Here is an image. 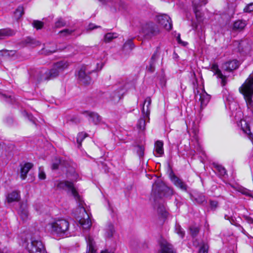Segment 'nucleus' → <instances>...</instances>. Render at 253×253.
<instances>
[{
    "label": "nucleus",
    "mask_w": 253,
    "mask_h": 253,
    "mask_svg": "<svg viewBox=\"0 0 253 253\" xmlns=\"http://www.w3.org/2000/svg\"><path fill=\"white\" fill-rule=\"evenodd\" d=\"M68 66V64L65 61H60L54 64L51 70L42 69L38 73L37 80L39 81L48 80L57 77Z\"/></svg>",
    "instance_id": "1"
},
{
    "label": "nucleus",
    "mask_w": 253,
    "mask_h": 253,
    "mask_svg": "<svg viewBox=\"0 0 253 253\" xmlns=\"http://www.w3.org/2000/svg\"><path fill=\"white\" fill-rule=\"evenodd\" d=\"M172 190L168 187L163 182H156L152 185V195L155 197L154 201L157 198L163 196H167L172 194Z\"/></svg>",
    "instance_id": "2"
},
{
    "label": "nucleus",
    "mask_w": 253,
    "mask_h": 253,
    "mask_svg": "<svg viewBox=\"0 0 253 253\" xmlns=\"http://www.w3.org/2000/svg\"><path fill=\"white\" fill-rule=\"evenodd\" d=\"M49 226L51 233L61 234L69 229V223L65 219H58L49 223Z\"/></svg>",
    "instance_id": "3"
},
{
    "label": "nucleus",
    "mask_w": 253,
    "mask_h": 253,
    "mask_svg": "<svg viewBox=\"0 0 253 253\" xmlns=\"http://www.w3.org/2000/svg\"><path fill=\"white\" fill-rule=\"evenodd\" d=\"M95 69H90L88 65H84L80 69L78 79L79 81L84 84H89L91 82V79L89 75L95 71Z\"/></svg>",
    "instance_id": "4"
},
{
    "label": "nucleus",
    "mask_w": 253,
    "mask_h": 253,
    "mask_svg": "<svg viewBox=\"0 0 253 253\" xmlns=\"http://www.w3.org/2000/svg\"><path fill=\"white\" fill-rule=\"evenodd\" d=\"M57 187L60 189L68 190L78 202L82 200L81 197L72 182L68 181H61L57 183Z\"/></svg>",
    "instance_id": "5"
},
{
    "label": "nucleus",
    "mask_w": 253,
    "mask_h": 253,
    "mask_svg": "<svg viewBox=\"0 0 253 253\" xmlns=\"http://www.w3.org/2000/svg\"><path fill=\"white\" fill-rule=\"evenodd\" d=\"M26 248L29 253H44L45 251L42 242L33 239L27 243Z\"/></svg>",
    "instance_id": "6"
},
{
    "label": "nucleus",
    "mask_w": 253,
    "mask_h": 253,
    "mask_svg": "<svg viewBox=\"0 0 253 253\" xmlns=\"http://www.w3.org/2000/svg\"><path fill=\"white\" fill-rule=\"evenodd\" d=\"M79 205V209L81 212H82L84 215V217L80 218L79 220V222L80 224L83 227V228L85 229H89L91 225V220L89 218L88 215L86 212V211L84 207V202L82 200L78 202Z\"/></svg>",
    "instance_id": "7"
},
{
    "label": "nucleus",
    "mask_w": 253,
    "mask_h": 253,
    "mask_svg": "<svg viewBox=\"0 0 253 253\" xmlns=\"http://www.w3.org/2000/svg\"><path fill=\"white\" fill-rule=\"evenodd\" d=\"M142 31L146 36L150 38L155 36L160 33L158 26L152 22L146 23L143 26Z\"/></svg>",
    "instance_id": "8"
},
{
    "label": "nucleus",
    "mask_w": 253,
    "mask_h": 253,
    "mask_svg": "<svg viewBox=\"0 0 253 253\" xmlns=\"http://www.w3.org/2000/svg\"><path fill=\"white\" fill-rule=\"evenodd\" d=\"M157 21L166 30L171 29L172 24L170 18L167 14H163L157 15Z\"/></svg>",
    "instance_id": "9"
},
{
    "label": "nucleus",
    "mask_w": 253,
    "mask_h": 253,
    "mask_svg": "<svg viewBox=\"0 0 253 253\" xmlns=\"http://www.w3.org/2000/svg\"><path fill=\"white\" fill-rule=\"evenodd\" d=\"M239 65L240 63L237 60H230L222 64V69L226 72H231L238 69Z\"/></svg>",
    "instance_id": "10"
},
{
    "label": "nucleus",
    "mask_w": 253,
    "mask_h": 253,
    "mask_svg": "<svg viewBox=\"0 0 253 253\" xmlns=\"http://www.w3.org/2000/svg\"><path fill=\"white\" fill-rule=\"evenodd\" d=\"M169 177L171 181L176 186L179 187L183 191L187 190V185L182 181V179L176 176L172 171H171L169 173Z\"/></svg>",
    "instance_id": "11"
},
{
    "label": "nucleus",
    "mask_w": 253,
    "mask_h": 253,
    "mask_svg": "<svg viewBox=\"0 0 253 253\" xmlns=\"http://www.w3.org/2000/svg\"><path fill=\"white\" fill-rule=\"evenodd\" d=\"M159 54H160V47L158 46V47H157L155 52L153 53V54L152 55V56L151 58L150 63H149V65L147 66V67H146L147 70L149 72L152 73L154 71L155 64V62H156L157 59L159 57Z\"/></svg>",
    "instance_id": "12"
},
{
    "label": "nucleus",
    "mask_w": 253,
    "mask_h": 253,
    "mask_svg": "<svg viewBox=\"0 0 253 253\" xmlns=\"http://www.w3.org/2000/svg\"><path fill=\"white\" fill-rule=\"evenodd\" d=\"M161 253H176L173 246L166 241H163L160 244Z\"/></svg>",
    "instance_id": "13"
},
{
    "label": "nucleus",
    "mask_w": 253,
    "mask_h": 253,
    "mask_svg": "<svg viewBox=\"0 0 253 253\" xmlns=\"http://www.w3.org/2000/svg\"><path fill=\"white\" fill-rule=\"evenodd\" d=\"M151 104V99L147 97L145 99L141 108V112L144 117H149L150 113L149 106Z\"/></svg>",
    "instance_id": "14"
},
{
    "label": "nucleus",
    "mask_w": 253,
    "mask_h": 253,
    "mask_svg": "<svg viewBox=\"0 0 253 253\" xmlns=\"http://www.w3.org/2000/svg\"><path fill=\"white\" fill-rule=\"evenodd\" d=\"M33 165L30 163H26L23 166H21L20 170V177L22 179L26 178L29 171L32 169Z\"/></svg>",
    "instance_id": "15"
},
{
    "label": "nucleus",
    "mask_w": 253,
    "mask_h": 253,
    "mask_svg": "<svg viewBox=\"0 0 253 253\" xmlns=\"http://www.w3.org/2000/svg\"><path fill=\"white\" fill-rule=\"evenodd\" d=\"M247 24L245 21L238 20L235 21L232 26V30L236 32H240L244 29Z\"/></svg>",
    "instance_id": "16"
},
{
    "label": "nucleus",
    "mask_w": 253,
    "mask_h": 253,
    "mask_svg": "<svg viewBox=\"0 0 253 253\" xmlns=\"http://www.w3.org/2000/svg\"><path fill=\"white\" fill-rule=\"evenodd\" d=\"M83 114H86L90 117L92 122L97 125L101 121V117L97 113L93 112L85 111Z\"/></svg>",
    "instance_id": "17"
},
{
    "label": "nucleus",
    "mask_w": 253,
    "mask_h": 253,
    "mask_svg": "<svg viewBox=\"0 0 253 253\" xmlns=\"http://www.w3.org/2000/svg\"><path fill=\"white\" fill-rule=\"evenodd\" d=\"M86 241L87 245V250L86 253H96V250L94 248V242L93 239L88 236L86 238Z\"/></svg>",
    "instance_id": "18"
},
{
    "label": "nucleus",
    "mask_w": 253,
    "mask_h": 253,
    "mask_svg": "<svg viewBox=\"0 0 253 253\" xmlns=\"http://www.w3.org/2000/svg\"><path fill=\"white\" fill-rule=\"evenodd\" d=\"M15 32L12 29L6 28L0 30V40L14 35Z\"/></svg>",
    "instance_id": "19"
},
{
    "label": "nucleus",
    "mask_w": 253,
    "mask_h": 253,
    "mask_svg": "<svg viewBox=\"0 0 253 253\" xmlns=\"http://www.w3.org/2000/svg\"><path fill=\"white\" fill-rule=\"evenodd\" d=\"M22 42L25 45L31 47H35L40 45V42L39 41H36V40L31 39L29 37L25 39L24 41H23Z\"/></svg>",
    "instance_id": "20"
},
{
    "label": "nucleus",
    "mask_w": 253,
    "mask_h": 253,
    "mask_svg": "<svg viewBox=\"0 0 253 253\" xmlns=\"http://www.w3.org/2000/svg\"><path fill=\"white\" fill-rule=\"evenodd\" d=\"M22 42L25 45L31 47H35L40 45V42L39 41H36V40L31 39L29 37L25 39L24 41H23Z\"/></svg>",
    "instance_id": "21"
},
{
    "label": "nucleus",
    "mask_w": 253,
    "mask_h": 253,
    "mask_svg": "<svg viewBox=\"0 0 253 253\" xmlns=\"http://www.w3.org/2000/svg\"><path fill=\"white\" fill-rule=\"evenodd\" d=\"M210 96L206 92H203L200 94L199 100L201 101L202 106H206L210 100Z\"/></svg>",
    "instance_id": "22"
},
{
    "label": "nucleus",
    "mask_w": 253,
    "mask_h": 253,
    "mask_svg": "<svg viewBox=\"0 0 253 253\" xmlns=\"http://www.w3.org/2000/svg\"><path fill=\"white\" fill-rule=\"evenodd\" d=\"M19 193L15 191L8 194L7 200L8 203H12L13 202L18 201L19 200Z\"/></svg>",
    "instance_id": "23"
},
{
    "label": "nucleus",
    "mask_w": 253,
    "mask_h": 253,
    "mask_svg": "<svg viewBox=\"0 0 253 253\" xmlns=\"http://www.w3.org/2000/svg\"><path fill=\"white\" fill-rule=\"evenodd\" d=\"M202 2L203 3H200L199 2H197L195 0L192 1L194 12L195 13V15L197 18L200 17V13L198 9L199 7L201 6L202 4H206L207 3V1L204 0Z\"/></svg>",
    "instance_id": "24"
},
{
    "label": "nucleus",
    "mask_w": 253,
    "mask_h": 253,
    "mask_svg": "<svg viewBox=\"0 0 253 253\" xmlns=\"http://www.w3.org/2000/svg\"><path fill=\"white\" fill-rule=\"evenodd\" d=\"M155 150L157 154L160 156L164 154L163 142L161 141L158 140L155 144Z\"/></svg>",
    "instance_id": "25"
},
{
    "label": "nucleus",
    "mask_w": 253,
    "mask_h": 253,
    "mask_svg": "<svg viewBox=\"0 0 253 253\" xmlns=\"http://www.w3.org/2000/svg\"><path fill=\"white\" fill-rule=\"evenodd\" d=\"M117 37L118 35L117 33H108L104 36V40L105 42H111L113 39Z\"/></svg>",
    "instance_id": "26"
},
{
    "label": "nucleus",
    "mask_w": 253,
    "mask_h": 253,
    "mask_svg": "<svg viewBox=\"0 0 253 253\" xmlns=\"http://www.w3.org/2000/svg\"><path fill=\"white\" fill-rule=\"evenodd\" d=\"M24 14V8L22 6H19L16 9L14 13V18L18 20Z\"/></svg>",
    "instance_id": "27"
},
{
    "label": "nucleus",
    "mask_w": 253,
    "mask_h": 253,
    "mask_svg": "<svg viewBox=\"0 0 253 253\" xmlns=\"http://www.w3.org/2000/svg\"><path fill=\"white\" fill-rule=\"evenodd\" d=\"M86 136L87 134L84 132H80L78 134L77 137V142L78 145V148H80L81 147L82 141Z\"/></svg>",
    "instance_id": "28"
},
{
    "label": "nucleus",
    "mask_w": 253,
    "mask_h": 253,
    "mask_svg": "<svg viewBox=\"0 0 253 253\" xmlns=\"http://www.w3.org/2000/svg\"><path fill=\"white\" fill-rule=\"evenodd\" d=\"M114 232L115 230L113 225L112 223L108 224L106 227V236L108 238L112 237Z\"/></svg>",
    "instance_id": "29"
},
{
    "label": "nucleus",
    "mask_w": 253,
    "mask_h": 253,
    "mask_svg": "<svg viewBox=\"0 0 253 253\" xmlns=\"http://www.w3.org/2000/svg\"><path fill=\"white\" fill-rule=\"evenodd\" d=\"M145 117L141 118L138 121L137 124V128L140 130H144L145 128L146 121Z\"/></svg>",
    "instance_id": "30"
},
{
    "label": "nucleus",
    "mask_w": 253,
    "mask_h": 253,
    "mask_svg": "<svg viewBox=\"0 0 253 253\" xmlns=\"http://www.w3.org/2000/svg\"><path fill=\"white\" fill-rule=\"evenodd\" d=\"M134 47L132 40H127L124 44L123 48L124 50H132Z\"/></svg>",
    "instance_id": "31"
},
{
    "label": "nucleus",
    "mask_w": 253,
    "mask_h": 253,
    "mask_svg": "<svg viewBox=\"0 0 253 253\" xmlns=\"http://www.w3.org/2000/svg\"><path fill=\"white\" fill-rule=\"evenodd\" d=\"M155 207H157V211L159 213L162 214L164 216H166L167 215V212L165 211V209L164 206L162 204H159L157 205L156 204H155Z\"/></svg>",
    "instance_id": "32"
},
{
    "label": "nucleus",
    "mask_w": 253,
    "mask_h": 253,
    "mask_svg": "<svg viewBox=\"0 0 253 253\" xmlns=\"http://www.w3.org/2000/svg\"><path fill=\"white\" fill-rule=\"evenodd\" d=\"M189 229L190 231V234L193 237H195L197 236L200 231L199 227L195 225L191 226L189 228Z\"/></svg>",
    "instance_id": "33"
},
{
    "label": "nucleus",
    "mask_w": 253,
    "mask_h": 253,
    "mask_svg": "<svg viewBox=\"0 0 253 253\" xmlns=\"http://www.w3.org/2000/svg\"><path fill=\"white\" fill-rule=\"evenodd\" d=\"M66 25V22L62 18H59L55 23V27L56 28H60L65 26Z\"/></svg>",
    "instance_id": "34"
},
{
    "label": "nucleus",
    "mask_w": 253,
    "mask_h": 253,
    "mask_svg": "<svg viewBox=\"0 0 253 253\" xmlns=\"http://www.w3.org/2000/svg\"><path fill=\"white\" fill-rule=\"evenodd\" d=\"M19 214L23 220H26L28 218L29 213L26 209H21L19 211Z\"/></svg>",
    "instance_id": "35"
},
{
    "label": "nucleus",
    "mask_w": 253,
    "mask_h": 253,
    "mask_svg": "<svg viewBox=\"0 0 253 253\" xmlns=\"http://www.w3.org/2000/svg\"><path fill=\"white\" fill-rule=\"evenodd\" d=\"M216 170L218 171L221 176H224L226 174L225 169L221 165H216L215 167Z\"/></svg>",
    "instance_id": "36"
},
{
    "label": "nucleus",
    "mask_w": 253,
    "mask_h": 253,
    "mask_svg": "<svg viewBox=\"0 0 253 253\" xmlns=\"http://www.w3.org/2000/svg\"><path fill=\"white\" fill-rule=\"evenodd\" d=\"M124 89V86H121L120 88V90L117 92L116 94H115L114 95L112 96V100L116 101H119L121 98V95L122 93L120 92L121 90H122Z\"/></svg>",
    "instance_id": "37"
},
{
    "label": "nucleus",
    "mask_w": 253,
    "mask_h": 253,
    "mask_svg": "<svg viewBox=\"0 0 253 253\" xmlns=\"http://www.w3.org/2000/svg\"><path fill=\"white\" fill-rule=\"evenodd\" d=\"M33 26L37 30L41 29L43 26V23L41 21L34 20L33 22Z\"/></svg>",
    "instance_id": "38"
},
{
    "label": "nucleus",
    "mask_w": 253,
    "mask_h": 253,
    "mask_svg": "<svg viewBox=\"0 0 253 253\" xmlns=\"http://www.w3.org/2000/svg\"><path fill=\"white\" fill-rule=\"evenodd\" d=\"M208 246L207 244L203 243L200 245V249L199 250V253H208Z\"/></svg>",
    "instance_id": "39"
},
{
    "label": "nucleus",
    "mask_w": 253,
    "mask_h": 253,
    "mask_svg": "<svg viewBox=\"0 0 253 253\" xmlns=\"http://www.w3.org/2000/svg\"><path fill=\"white\" fill-rule=\"evenodd\" d=\"M211 69L214 71V74L217 76L221 75V71L218 69V66L217 64H213L211 65Z\"/></svg>",
    "instance_id": "40"
},
{
    "label": "nucleus",
    "mask_w": 253,
    "mask_h": 253,
    "mask_svg": "<svg viewBox=\"0 0 253 253\" xmlns=\"http://www.w3.org/2000/svg\"><path fill=\"white\" fill-rule=\"evenodd\" d=\"M136 151L137 154L140 157H142L144 155V148L142 146H137L136 147Z\"/></svg>",
    "instance_id": "41"
},
{
    "label": "nucleus",
    "mask_w": 253,
    "mask_h": 253,
    "mask_svg": "<svg viewBox=\"0 0 253 253\" xmlns=\"http://www.w3.org/2000/svg\"><path fill=\"white\" fill-rule=\"evenodd\" d=\"M10 53H12V54L15 53V51L13 50H10V51L7 50H2L0 51V56H9Z\"/></svg>",
    "instance_id": "42"
},
{
    "label": "nucleus",
    "mask_w": 253,
    "mask_h": 253,
    "mask_svg": "<svg viewBox=\"0 0 253 253\" xmlns=\"http://www.w3.org/2000/svg\"><path fill=\"white\" fill-rule=\"evenodd\" d=\"M196 199V201L201 204H203L205 203L206 201V197L205 196L201 195L198 196L197 197L195 198Z\"/></svg>",
    "instance_id": "43"
},
{
    "label": "nucleus",
    "mask_w": 253,
    "mask_h": 253,
    "mask_svg": "<svg viewBox=\"0 0 253 253\" xmlns=\"http://www.w3.org/2000/svg\"><path fill=\"white\" fill-rule=\"evenodd\" d=\"M175 230L178 235H179L182 238L183 237L184 235V231L183 230L182 228L180 227V225H176Z\"/></svg>",
    "instance_id": "44"
},
{
    "label": "nucleus",
    "mask_w": 253,
    "mask_h": 253,
    "mask_svg": "<svg viewBox=\"0 0 253 253\" xmlns=\"http://www.w3.org/2000/svg\"><path fill=\"white\" fill-rule=\"evenodd\" d=\"M217 78H220L221 81V84L222 86H225L226 84H227V77L226 76L223 75L222 73H221V76H217Z\"/></svg>",
    "instance_id": "45"
},
{
    "label": "nucleus",
    "mask_w": 253,
    "mask_h": 253,
    "mask_svg": "<svg viewBox=\"0 0 253 253\" xmlns=\"http://www.w3.org/2000/svg\"><path fill=\"white\" fill-rule=\"evenodd\" d=\"M244 11L247 12H251L253 11V3L249 4L244 8Z\"/></svg>",
    "instance_id": "46"
},
{
    "label": "nucleus",
    "mask_w": 253,
    "mask_h": 253,
    "mask_svg": "<svg viewBox=\"0 0 253 253\" xmlns=\"http://www.w3.org/2000/svg\"><path fill=\"white\" fill-rule=\"evenodd\" d=\"M63 49V48H58L57 47H56L54 49H48V50H45V54H51L52 53H54L57 51H58V50H62Z\"/></svg>",
    "instance_id": "47"
},
{
    "label": "nucleus",
    "mask_w": 253,
    "mask_h": 253,
    "mask_svg": "<svg viewBox=\"0 0 253 253\" xmlns=\"http://www.w3.org/2000/svg\"><path fill=\"white\" fill-rule=\"evenodd\" d=\"M39 177L40 179L42 180L45 179L46 178V175L45 173L41 169V168L39 169Z\"/></svg>",
    "instance_id": "48"
},
{
    "label": "nucleus",
    "mask_w": 253,
    "mask_h": 253,
    "mask_svg": "<svg viewBox=\"0 0 253 253\" xmlns=\"http://www.w3.org/2000/svg\"><path fill=\"white\" fill-rule=\"evenodd\" d=\"M73 32L72 30L64 29L59 32L60 34H64L65 36L70 35Z\"/></svg>",
    "instance_id": "49"
},
{
    "label": "nucleus",
    "mask_w": 253,
    "mask_h": 253,
    "mask_svg": "<svg viewBox=\"0 0 253 253\" xmlns=\"http://www.w3.org/2000/svg\"><path fill=\"white\" fill-rule=\"evenodd\" d=\"M176 40L179 43L181 44L184 46H185L187 44V43L186 42L182 41V40L180 39V34H178V36L176 37Z\"/></svg>",
    "instance_id": "50"
},
{
    "label": "nucleus",
    "mask_w": 253,
    "mask_h": 253,
    "mask_svg": "<svg viewBox=\"0 0 253 253\" xmlns=\"http://www.w3.org/2000/svg\"><path fill=\"white\" fill-rule=\"evenodd\" d=\"M210 205L212 209H215L218 206V202L216 201H211Z\"/></svg>",
    "instance_id": "51"
},
{
    "label": "nucleus",
    "mask_w": 253,
    "mask_h": 253,
    "mask_svg": "<svg viewBox=\"0 0 253 253\" xmlns=\"http://www.w3.org/2000/svg\"><path fill=\"white\" fill-rule=\"evenodd\" d=\"M245 219L246 220V221L250 223V224H253V218H252L250 216H247V215H245L244 216Z\"/></svg>",
    "instance_id": "52"
},
{
    "label": "nucleus",
    "mask_w": 253,
    "mask_h": 253,
    "mask_svg": "<svg viewBox=\"0 0 253 253\" xmlns=\"http://www.w3.org/2000/svg\"><path fill=\"white\" fill-rule=\"evenodd\" d=\"M100 26H94L93 24H89L88 25V29L90 30H93L97 28H99Z\"/></svg>",
    "instance_id": "53"
},
{
    "label": "nucleus",
    "mask_w": 253,
    "mask_h": 253,
    "mask_svg": "<svg viewBox=\"0 0 253 253\" xmlns=\"http://www.w3.org/2000/svg\"><path fill=\"white\" fill-rule=\"evenodd\" d=\"M59 164L58 163H53L52 165V169H56L58 168Z\"/></svg>",
    "instance_id": "54"
},
{
    "label": "nucleus",
    "mask_w": 253,
    "mask_h": 253,
    "mask_svg": "<svg viewBox=\"0 0 253 253\" xmlns=\"http://www.w3.org/2000/svg\"><path fill=\"white\" fill-rule=\"evenodd\" d=\"M192 27L193 30H196L197 29L198 25L195 22H193L192 23Z\"/></svg>",
    "instance_id": "55"
},
{
    "label": "nucleus",
    "mask_w": 253,
    "mask_h": 253,
    "mask_svg": "<svg viewBox=\"0 0 253 253\" xmlns=\"http://www.w3.org/2000/svg\"><path fill=\"white\" fill-rule=\"evenodd\" d=\"M96 65H97V69L100 70L102 69L103 66L104 65V64L103 63H101L100 64V66L99 67V66L100 65V63H97Z\"/></svg>",
    "instance_id": "56"
},
{
    "label": "nucleus",
    "mask_w": 253,
    "mask_h": 253,
    "mask_svg": "<svg viewBox=\"0 0 253 253\" xmlns=\"http://www.w3.org/2000/svg\"><path fill=\"white\" fill-rule=\"evenodd\" d=\"M100 253H113V252L112 251H109L107 250H105L104 251H101Z\"/></svg>",
    "instance_id": "57"
},
{
    "label": "nucleus",
    "mask_w": 253,
    "mask_h": 253,
    "mask_svg": "<svg viewBox=\"0 0 253 253\" xmlns=\"http://www.w3.org/2000/svg\"><path fill=\"white\" fill-rule=\"evenodd\" d=\"M99 0L103 3H106V2H107L109 1H110L111 0Z\"/></svg>",
    "instance_id": "58"
}]
</instances>
